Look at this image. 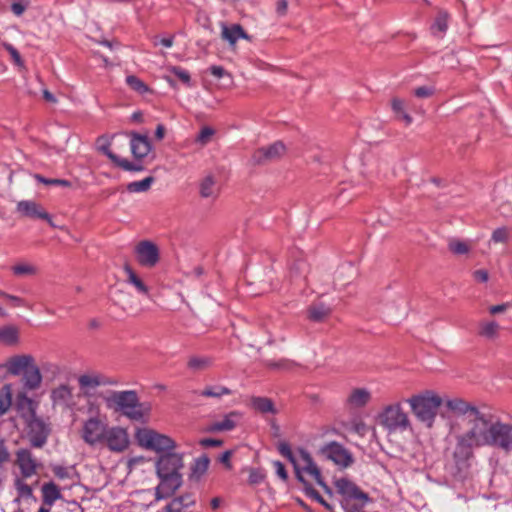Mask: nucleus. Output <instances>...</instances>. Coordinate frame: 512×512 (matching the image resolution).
<instances>
[{
	"label": "nucleus",
	"instance_id": "obj_36",
	"mask_svg": "<svg viewBox=\"0 0 512 512\" xmlns=\"http://www.w3.org/2000/svg\"><path fill=\"white\" fill-rule=\"evenodd\" d=\"M331 313V309L322 304L311 305L308 309V318L312 321L320 322L323 321Z\"/></svg>",
	"mask_w": 512,
	"mask_h": 512
},
{
	"label": "nucleus",
	"instance_id": "obj_27",
	"mask_svg": "<svg viewBox=\"0 0 512 512\" xmlns=\"http://www.w3.org/2000/svg\"><path fill=\"white\" fill-rule=\"evenodd\" d=\"M32 431L38 429V433L31 436L30 442L33 447L41 448L47 441L49 429L41 421H34L31 425Z\"/></svg>",
	"mask_w": 512,
	"mask_h": 512
},
{
	"label": "nucleus",
	"instance_id": "obj_3",
	"mask_svg": "<svg viewBox=\"0 0 512 512\" xmlns=\"http://www.w3.org/2000/svg\"><path fill=\"white\" fill-rule=\"evenodd\" d=\"M416 419L431 428L436 419L438 409L442 404V399L436 393L426 390L423 393L413 395L406 400Z\"/></svg>",
	"mask_w": 512,
	"mask_h": 512
},
{
	"label": "nucleus",
	"instance_id": "obj_28",
	"mask_svg": "<svg viewBox=\"0 0 512 512\" xmlns=\"http://www.w3.org/2000/svg\"><path fill=\"white\" fill-rule=\"evenodd\" d=\"M247 37V34L239 24H233L230 27H222V38L227 40L231 45H234L239 39H246Z\"/></svg>",
	"mask_w": 512,
	"mask_h": 512
},
{
	"label": "nucleus",
	"instance_id": "obj_56",
	"mask_svg": "<svg viewBox=\"0 0 512 512\" xmlns=\"http://www.w3.org/2000/svg\"><path fill=\"white\" fill-rule=\"evenodd\" d=\"M4 48L6 49V51L10 54L12 60L14 61L15 65L19 66V67H23L24 66V62L20 56V53L17 51L16 48H14L11 44L9 43H4Z\"/></svg>",
	"mask_w": 512,
	"mask_h": 512
},
{
	"label": "nucleus",
	"instance_id": "obj_62",
	"mask_svg": "<svg viewBox=\"0 0 512 512\" xmlns=\"http://www.w3.org/2000/svg\"><path fill=\"white\" fill-rule=\"evenodd\" d=\"M10 460V453L6 447L5 441L0 439V465Z\"/></svg>",
	"mask_w": 512,
	"mask_h": 512
},
{
	"label": "nucleus",
	"instance_id": "obj_22",
	"mask_svg": "<svg viewBox=\"0 0 512 512\" xmlns=\"http://www.w3.org/2000/svg\"><path fill=\"white\" fill-rule=\"evenodd\" d=\"M195 496L192 493H184L173 498L163 509V512H184L185 509L195 505Z\"/></svg>",
	"mask_w": 512,
	"mask_h": 512
},
{
	"label": "nucleus",
	"instance_id": "obj_43",
	"mask_svg": "<svg viewBox=\"0 0 512 512\" xmlns=\"http://www.w3.org/2000/svg\"><path fill=\"white\" fill-rule=\"evenodd\" d=\"M110 144V139L107 136H100L96 141L97 150L106 155L114 164H116L120 157L115 155L109 149Z\"/></svg>",
	"mask_w": 512,
	"mask_h": 512
},
{
	"label": "nucleus",
	"instance_id": "obj_21",
	"mask_svg": "<svg viewBox=\"0 0 512 512\" xmlns=\"http://www.w3.org/2000/svg\"><path fill=\"white\" fill-rule=\"evenodd\" d=\"M34 361L31 355H17L8 359L5 366L9 374L18 376L23 374Z\"/></svg>",
	"mask_w": 512,
	"mask_h": 512
},
{
	"label": "nucleus",
	"instance_id": "obj_49",
	"mask_svg": "<svg viewBox=\"0 0 512 512\" xmlns=\"http://www.w3.org/2000/svg\"><path fill=\"white\" fill-rule=\"evenodd\" d=\"M246 470L249 473V478H248L249 485H252V486L258 485V484L262 483L266 478V474L263 469L247 468Z\"/></svg>",
	"mask_w": 512,
	"mask_h": 512
},
{
	"label": "nucleus",
	"instance_id": "obj_46",
	"mask_svg": "<svg viewBox=\"0 0 512 512\" xmlns=\"http://www.w3.org/2000/svg\"><path fill=\"white\" fill-rule=\"evenodd\" d=\"M210 460L207 455L195 459L192 466V476L201 477L208 469Z\"/></svg>",
	"mask_w": 512,
	"mask_h": 512
},
{
	"label": "nucleus",
	"instance_id": "obj_17",
	"mask_svg": "<svg viewBox=\"0 0 512 512\" xmlns=\"http://www.w3.org/2000/svg\"><path fill=\"white\" fill-rule=\"evenodd\" d=\"M160 483L156 487V500L166 499L173 495L182 485V475L158 476Z\"/></svg>",
	"mask_w": 512,
	"mask_h": 512
},
{
	"label": "nucleus",
	"instance_id": "obj_48",
	"mask_svg": "<svg viewBox=\"0 0 512 512\" xmlns=\"http://www.w3.org/2000/svg\"><path fill=\"white\" fill-rule=\"evenodd\" d=\"M449 250L456 255L467 254L470 251V245L467 242L458 239H451L448 243Z\"/></svg>",
	"mask_w": 512,
	"mask_h": 512
},
{
	"label": "nucleus",
	"instance_id": "obj_24",
	"mask_svg": "<svg viewBox=\"0 0 512 512\" xmlns=\"http://www.w3.org/2000/svg\"><path fill=\"white\" fill-rule=\"evenodd\" d=\"M371 400V393L366 388H355L347 397L346 403L352 409L366 406Z\"/></svg>",
	"mask_w": 512,
	"mask_h": 512
},
{
	"label": "nucleus",
	"instance_id": "obj_5",
	"mask_svg": "<svg viewBox=\"0 0 512 512\" xmlns=\"http://www.w3.org/2000/svg\"><path fill=\"white\" fill-rule=\"evenodd\" d=\"M377 421L390 433L403 432L411 428V421L401 402L386 405L378 414Z\"/></svg>",
	"mask_w": 512,
	"mask_h": 512
},
{
	"label": "nucleus",
	"instance_id": "obj_51",
	"mask_svg": "<svg viewBox=\"0 0 512 512\" xmlns=\"http://www.w3.org/2000/svg\"><path fill=\"white\" fill-rule=\"evenodd\" d=\"M40 370L43 371L46 375H49L51 378H55L61 373L60 366L49 361L42 362Z\"/></svg>",
	"mask_w": 512,
	"mask_h": 512
},
{
	"label": "nucleus",
	"instance_id": "obj_35",
	"mask_svg": "<svg viewBox=\"0 0 512 512\" xmlns=\"http://www.w3.org/2000/svg\"><path fill=\"white\" fill-rule=\"evenodd\" d=\"M200 195L203 198L217 197V188L215 178L211 175L206 176L200 183Z\"/></svg>",
	"mask_w": 512,
	"mask_h": 512
},
{
	"label": "nucleus",
	"instance_id": "obj_39",
	"mask_svg": "<svg viewBox=\"0 0 512 512\" xmlns=\"http://www.w3.org/2000/svg\"><path fill=\"white\" fill-rule=\"evenodd\" d=\"M252 406L261 413H276L274 403L269 398L255 397L252 399Z\"/></svg>",
	"mask_w": 512,
	"mask_h": 512
},
{
	"label": "nucleus",
	"instance_id": "obj_19",
	"mask_svg": "<svg viewBox=\"0 0 512 512\" xmlns=\"http://www.w3.org/2000/svg\"><path fill=\"white\" fill-rule=\"evenodd\" d=\"M42 374L40 367L37 366L35 361L31 366L22 374L21 382L25 391H34L40 388L42 383Z\"/></svg>",
	"mask_w": 512,
	"mask_h": 512
},
{
	"label": "nucleus",
	"instance_id": "obj_26",
	"mask_svg": "<svg viewBox=\"0 0 512 512\" xmlns=\"http://www.w3.org/2000/svg\"><path fill=\"white\" fill-rule=\"evenodd\" d=\"M124 272L127 275V283L132 285L136 291L142 295L149 296L150 290L143 280L133 271L129 265L124 266Z\"/></svg>",
	"mask_w": 512,
	"mask_h": 512
},
{
	"label": "nucleus",
	"instance_id": "obj_12",
	"mask_svg": "<svg viewBox=\"0 0 512 512\" xmlns=\"http://www.w3.org/2000/svg\"><path fill=\"white\" fill-rule=\"evenodd\" d=\"M183 468L182 455L177 453H167L161 455L156 463L158 476L181 475L180 470Z\"/></svg>",
	"mask_w": 512,
	"mask_h": 512
},
{
	"label": "nucleus",
	"instance_id": "obj_7",
	"mask_svg": "<svg viewBox=\"0 0 512 512\" xmlns=\"http://www.w3.org/2000/svg\"><path fill=\"white\" fill-rule=\"evenodd\" d=\"M107 427L108 425L98 416L90 417L83 422L81 437L90 446L103 444Z\"/></svg>",
	"mask_w": 512,
	"mask_h": 512
},
{
	"label": "nucleus",
	"instance_id": "obj_13",
	"mask_svg": "<svg viewBox=\"0 0 512 512\" xmlns=\"http://www.w3.org/2000/svg\"><path fill=\"white\" fill-rule=\"evenodd\" d=\"M297 463L300 464V475L302 477H303L302 472H305V473L311 475L315 479L317 484L320 485L327 494L332 495V490L323 481L322 475H321V472H320L318 466L313 461L312 457L310 456V454L307 451H305L303 449H301L299 451V458L297 459Z\"/></svg>",
	"mask_w": 512,
	"mask_h": 512
},
{
	"label": "nucleus",
	"instance_id": "obj_58",
	"mask_svg": "<svg viewBox=\"0 0 512 512\" xmlns=\"http://www.w3.org/2000/svg\"><path fill=\"white\" fill-rule=\"evenodd\" d=\"M116 165L125 171H141L143 169V167L141 165L132 163V162L128 161L127 159H122V158H119Z\"/></svg>",
	"mask_w": 512,
	"mask_h": 512
},
{
	"label": "nucleus",
	"instance_id": "obj_42",
	"mask_svg": "<svg viewBox=\"0 0 512 512\" xmlns=\"http://www.w3.org/2000/svg\"><path fill=\"white\" fill-rule=\"evenodd\" d=\"M26 478L16 477L14 479V487L18 493V498L15 500L20 501V498H30L33 495V491L30 485L25 482Z\"/></svg>",
	"mask_w": 512,
	"mask_h": 512
},
{
	"label": "nucleus",
	"instance_id": "obj_63",
	"mask_svg": "<svg viewBox=\"0 0 512 512\" xmlns=\"http://www.w3.org/2000/svg\"><path fill=\"white\" fill-rule=\"evenodd\" d=\"M306 263L302 260L296 261L291 267V273L295 275L302 274L306 271Z\"/></svg>",
	"mask_w": 512,
	"mask_h": 512
},
{
	"label": "nucleus",
	"instance_id": "obj_29",
	"mask_svg": "<svg viewBox=\"0 0 512 512\" xmlns=\"http://www.w3.org/2000/svg\"><path fill=\"white\" fill-rule=\"evenodd\" d=\"M43 502L52 506L57 500L62 498L59 487L54 482H48L42 486Z\"/></svg>",
	"mask_w": 512,
	"mask_h": 512
},
{
	"label": "nucleus",
	"instance_id": "obj_40",
	"mask_svg": "<svg viewBox=\"0 0 512 512\" xmlns=\"http://www.w3.org/2000/svg\"><path fill=\"white\" fill-rule=\"evenodd\" d=\"M18 340V329L14 326H4L0 328V343L15 344Z\"/></svg>",
	"mask_w": 512,
	"mask_h": 512
},
{
	"label": "nucleus",
	"instance_id": "obj_20",
	"mask_svg": "<svg viewBox=\"0 0 512 512\" xmlns=\"http://www.w3.org/2000/svg\"><path fill=\"white\" fill-rule=\"evenodd\" d=\"M51 400L53 405L72 409L75 405L72 388L68 385H60L52 390Z\"/></svg>",
	"mask_w": 512,
	"mask_h": 512
},
{
	"label": "nucleus",
	"instance_id": "obj_1",
	"mask_svg": "<svg viewBox=\"0 0 512 512\" xmlns=\"http://www.w3.org/2000/svg\"><path fill=\"white\" fill-rule=\"evenodd\" d=\"M459 447L473 449L491 447L504 454L512 452V424L503 422L491 414L483 413L472 429H466L458 437Z\"/></svg>",
	"mask_w": 512,
	"mask_h": 512
},
{
	"label": "nucleus",
	"instance_id": "obj_59",
	"mask_svg": "<svg viewBox=\"0 0 512 512\" xmlns=\"http://www.w3.org/2000/svg\"><path fill=\"white\" fill-rule=\"evenodd\" d=\"M434 93V89L428 86H421L414 90V95L419 98H428L432 96Z\"/></svg>",
	"mask_w": 512,
	"mask_h": 512
},
{
	"label": "nucleus",
	"instance_id": "obj_31",
	"mask_svg": "<svg viewBox=\"0 0 512 512\" xmlns=\"http://www.w3.org/2000/svg\"><path fill=\"white\" fill-rule=\"evenodd\" d=\"M213 364V359L207 356H191L188 359L187 367L193 372H201L209 369Z\"/></svg>",
	"mask_w": 512,
	"mask_h": 512
},
{
	"label": "nucleus",
	"instance_id": "obj_6",
	"mask_svg": "<svg viewBox=\"0 0 512 512\" xmlns=\"http://www.w3.org/2000/svg\"><path fill=\"white\" fill-rule=\"evenodd\" d=\"M138 444L148 450L162 453L173 450L176 444L173 439L150 428H139L135 433Z\"/></svg>",
	"mask_w": 512,
	"mask_h": 512
},
{
	"label": "nucleus",
	"instance_id": "obj_55",
	"mask_svg": "<svg viewBox=\"0 0 512 512\" xmlns=\"http://www.w3.org/2000/svg\"><path fill=\"white\" fill-rule=\"evenodd\" d=\"M171 74H173L175 77L179 79L183 84H186L187 86H190V74L185 69L179 67V66H173L170 69Z\"/></svg>",
	"mask_w": 512,
	"mask_h": 512
},
{
	"label": "nucleus",
	"instance_id": "obj_61",
	"mask_svg": "<svg viewBox=\"0 0 512 512\" xmlns=\"http://www.w3.org/2000/svg\"><path fill=\"white\" fill-rule=\"evenodd\" d=\"M273 466L275 467L277 476L283 481H286L288 479V474L283 463L280 461H274Z\"/></svg>",
	"mask_w": 512,
	"mask_h": 512
},
{
	"label": "nucleus",
	"instance_id": "obj_14",
	"mask_svg": "<svg viewBox=\"0 0 512 512\" xmlns=\"http://www.w3.org/2000/svg\"><path fill=\"white\" fill-rule=\"evenodd\" d=\"M286 152V147L281 141L269 146L257 149L252 155L255 164L263 165L280 159Z\"/></svg>",
	"mask_w": 512,
	"mask_h": 512
},
{
	"label": "nucleus",
	"instance_id": "obj_30",
	"mask_svg": "<svg viewBox=\"0 0 512 512\" xmlns=\"http://www.w3.org/2000/svg\"><path fill=\"white\" fill-rule=\"evenodd\" d=\"M500 326L495 321H481L479 323L478 335L487 340H495L498 337Z\"/></svg>",
	"mask_w": 512,
	"mask_h": 512
},
{
	"label": "nucleus",
	"instance_id": "obj_60",
	"mask_svg": "<svg viewBox=\"0 0 512 512\" xmlns=\"http://www.w3.org/2000/svg\"><path fill=\"white\" fill-rule=\"evenodd\" d=\"M508 237V232L505 228H498L492 234V240L496 243L505 242Z\"/></svg>",
	"mask_w": 512,
	"mask_h": 512
},
{
	"label": "nucleus",
	"instance_id": "obj_53",
	"mask_svg": "<svg viewBox=\"0 0 512 512\" xmlns=\"http://www.w3.org/2000/svg\"><path fill=\"white\" fill-rule=\"evenodd\" d=\"M266 366L271 369L288 371V370H291L295 366V363L290 360H287V359H281L278 362L267 361Z\"/></svg>",
	"mask_w": 512,
	"mask_h": 512
},
{
	"label": "nucleus",
	"instance_id": "obj_41",
	"mask_svg": "<svg viewBox=\"0 0 512 512\" xmlns=\"http://www.w3.org/2000/svg\"><path fill=\"white\" fill-rule=\"evenodd\" d=\"M12 272L16 276H34L38 273V268L30 263L20 262L12 266Z\"/></svg>",
	"mask_w": 512,
	"mask_h": 512
},
{
	"label": "nucleus",
	"instance_id": "obj_18",
	"mask_svg": "<svg viewBox=\"0 0 512 512\" xmlns=\"http://www.w3.org/2000/svg\"><path fill=\"white\" fill-rule=\"evenodd\" d=\"M17 212L23 217H29L34 219H42L48 221L52 225L50 215L44 210V208L31 200H23L17 203Z\"/></svg>",
	"mask_w": 512,
	"mask_h": 512
},
{
	"label": "nucleus",
	"instance_id": "obj_37",
	"mask_svg": "<svg viewBox=\"0 0 512 512\" xmlns=\"http://www.w3.org/2000/svg\"><path fill=\"white\" fill-rule=\"evenodd\" d=\"M278 451L283 457L287 458L294 465L297 479L300 482H304V477L300 475V464L297 463V459L294 457L290 445L287 442H280L278 444Z\"/></svg>",
	"mask_w": 512,
	"mask_h": 512
},
{
	"label": "nucleus",
	"instance_id": "obj_15",
	"mask_svg": "<svg viewBox=\"0 0 512 512\" xmlns=\"http://www.w3.org/2000/svg\"><path fill=\"white\" fill-rule=\"evenodd\" d=\"M139 264L145 267H154L159 261L158 247L151 241L139 242L135 247Z\"/></svg>",
	"mask_w": 512,
	"mask_h": 512
},
{
	"label": "nucleus",
	"instance_id": "obj_23",
	"mask_svg": "<svg viewBox=\"0 0 512 512\" xmlns=\"http://www.w3.org/2000/svg\"><path fill=\"white\" fill-rule=\"evenodd\" d=\"M130 147L133 156L137 159L146 157L151 150V145L147 136L139 135L136 133L132 134Z\"/></svg>",
	"mask_w": 512,
	"mask_h": 512
},
{
	"label": "nucleus",
	"instance_id": "obj_45",
	"mask_svg": "<svg viewBox=\"0 0 512 512\" xmlns=\"http://www.w3.org/2000/svg\"><path fill=\"white\" fill-rule=\"evenodd\" d=\"M302 483L304 484V491L308 497L324 506L327 510L333 512V507L319 494L317 490H315L305 479Z\"/></svg>",
	"mask_w": 512,
	"mask_h": 512
},
{
	"label": "nucleus",
	"instance_id": "obj_9",
	"mask_svg": "<svg viewBox=\"0 0 512 512\" xmlns=\"http://www.w3.org/2000/svg\"><path fill=\"white\" fill-rule=\"evenodd\" d=\"M103 444H105L112 452L120 453L125 451L130 444L127 430L120 426H108L103 439Z\"/></svg>",
	"mask_w": 512,
	"mask_h": 512
},
{
	"label": "nucleus",
	"instance_id": "obj_10",
	"mask_svg": "<svg viewBox=\"0 0 512 512\" xmlns=\"http://www.w3.org/2000/svg\"><path fill=\"white\" fill-rule=\"evenodd\" d=\"M320 451L324 457L343 468H347L353 463L352 454L343 445L335 441L327 443Z\"/></svg>",
	"mask_w": 512,
	"mask_h": 512
},
{
	"label": "nucleus",
	"instance_id": "obj_44",
	"mask_svg": "<svg viewBox=\"0 0 512 512\" xmlns=\"http://www.w3.org/2000/svg\"><path fill=\"white\" fill-rule=\"evenodd\" d=\"M154 180L155 179L152 176H148L140 181L130 182L127 185V190L131 193L146 192L150 189Z\"/></svg>",
	"mask_w": 512,
	"mask_h": 512
},
{
	"label": "nucleus",
	"instance_id": "obj_11",
	"mask_svg": "<svg viewBox=\"0 0 512 512\" xmlns=\"http://www.w3.org/2000/svg\"><path fill=\"white\" fill-rule=\"evenodd\" d=\"M117 382L100 373H87L78 377V385L84 396L90 397L100 386H111Z\"/></svg>",
	"mask_w": 512,
	"mask_h": 512
},
{
	"label": "nucleus",
	"instance_id": "obj_52",
	"mask_svg": "<svg viewBox=\"0 0 512 512\" xmlns=\"http://www.w3.org/2000/svg\"><path fill=\"white\" fill-rule=\"evenodd\" d=\"M34 178L45 185H57L62 187H71V182L65 179H52V178H45L40 174H36Z\"/></svg>",
	"mask_w": 512,
	"mask_h": 512
},
{
	"label": "nucleus",
	"instance_id": "obj_25",
	"mask_svg": "<svg viewBox=\"0 0 512 512\" xmlns=\"http://www.w3.org/2000/svg\"><path fill=\"white\" fill-rule=\"evenodd\" d=\"M240 419L238 412H231L226 415L222 420L216 421L211 424L209 430L212 432L230 431L235 428L237 421Z\"/></svg>",
	"mask_w": 512,
	"mask_h": 512
},
{
	"label": "nucleus",
	"instance_id": "obj_50",
	"mask_svg": "<svg viewBox=\"0 0 512 512\" xmlns=\"http://www.w3.org/2000/svg\"><path fill=\"white\" fill-rule=\"evenodd\" d=\"M126 83L131 89L138 92L139 94H144L148 91L147 85L134 75L127 76Z\"/></svg>",
	"mask_w": 512,
	"mask_h": 512
},
{
	"label": "nucleus",
	"instance_id": "obj_57",
	"mask_svg": "<svg viewBox=\"0 0 512 512\" xmlns=\"http://www.w3.org/2000/svg\"><path fill=\"white\" fill-rule=\"evenodd\" d=\"M51 469L54 475L61 480L69 479L71 477V470L67 467L61 465H52Z\"/></svg>",
	"mask_w": 512,
	"mask_h": 512
},
{
	"label": "nucleus",
	"instance_id": "obj_2",
	"mask_svg": "<svg viewBox=\"0 0 512 512\" xmlns=\"http://www.w3.org/2000/svg\"><path fill=\"white\" fill-rule=\"evenodd\" d=\"M106 407L132 421L141 422L149 413V407L139 401L134 390L111 391L104 397Z\"/></svg>",
	"mask_w": 512,
	"mask_h": 512
},
{
	"label": "nucleus",
	"instance_id": "obj_32",
	"mask_svg": "<svg viewBox=\"0 0 512 512\" xmlns=\"http://www.w3.org/2000/svg\"><path fill=\"white\" fill-rule=\"evenodd\" d=\"M391 108L397 120L403 121L406 126H409L413 118L406 112L404 101L399 98L391 100Z\"/></svg>",
	"mask_w": 512,
	"mask_h": 512
},
{
	"label": "nucleus",
	"instance_id": "obj_47",
	"mask_svg": "<svg viewBox=\"0 0 512 512\" xmlns=\"http://www.w3.org/2000/svg\"><path fill=\"white\" fill-rule=\"evenodd\" d=\"M0 297L4 298L8 302H10L11 306L14 308L25 307V308L32 310V305L29 304L25 299H23L19 296L8 294V293L0 290Z\"/></svg>",
	"mask_w": 512,
	"mask_h": 512
},
{
	"label": "nucleus",
	"instance_id": "obj_4",
	"mask_svg": "<svg viewBox=\"0 0 512 512\" xmlns=\"http://www.w3.org/2000/svg\"><path fill=\"white\" fill-rule=\"evenodd\" d=\"M335 486L342 496L340 504L345 512H364V507L369 501L366 493L345 478L336 480Z\"/></svg>",
	"mask_w": 512,
	"mask_h": 512
},
{
	"label": "nucleus",
	"instance_id": "obj_33",
	"mask_svg": "<svg viewBox=\"0 0 512 512\" xmlns=\"http://www.w3.org/2000/svg\"><path fill=\"white\" fill-rule=\"evenodd\" d=\"M231 393L232 391L229 388L223 385L215 384L207 385L203 390L199 392V396L220 399L221 397L230 395Z\"/></svg>",
	"mask_w": 512,
	"mask_h": 512
},
{
	"label": "nucleus",
	"instance_id": "obj_64",
	"mask_svg": "<svg viewBox=\"0 0 512 512\" xmlns=\"http://www.w3.org/2000/svg\"><path fill=\"white\" fill-rule=\"evenodd\" d=\"M288 10V2L286 0H278L276 2V13L278 16L283 17L286 15Z\"/></svg>",
	"mask_w": 512,
	"mask_h": 512
},
{
	"label": "nucleus",
	"instance_id": "obj_16",
	"mask_svg": "<svg viewBox=\"0 0 512 512\" xmlns=\"http://www.w3.org/2000/svg\"><path fill=\"white\" fill-rule=\"evenodd\" d=\"M16 465L19 467L23 478H30L34 476L40 466L36 458L28 449H20L17 451Z\"/></svg>",
	"mask_w": 512,
	"mask_h": 512
},
{
	"label": "nucleus",
	"instance_id": "obj_8",
	"mask_svg": "<svg viewBox=\"0 0 512 512\" xmlns=\"http://www.w3.org/2000/svg\"><path fill=\"white\" fill-rule=\"evenodd\" d=\"M446 407L457 415H463L466 417L467 429H472L473 424L483 414L482 411L475 405L465 401L462 398H453L446 401Z\"/></svg>",
	"mask_w": 512,
	"mask_h": 512
},
{
	"label": "nucleus",
	"instance_id": "obj_34",
	"mask_svg": "<svg viewBox=\"0 0 512 512\" xmlns=\"http://www.w3.org/2000/svg\"><path fill=\"white\" fill-rule=\"evenodd\" d=\"M13 387L7 383L0 389V416L6 414L12 405Z\"/></svg>",
	"mask_w": 512,
	"mask_h": 512
},
{
	"label": "nucleus",
	"instance_id": "obj_38",
	"mask_svg": "<svg viewBox=\"0 0 512 512\" xmlns=\"http://www.w3.org/2000/svg\"><path fill=\"white\" fill-rule=\"evenodd\" d=\"M447 28L448 14L444 11H440L431 26V32L434 36L442 37V35L447 31Z\"/></svg>",
	"mask_w": 512,
	"mask_h": 512
},
{
	"label": "nucleus",
	"instance_id": "obj_54",
	"mask_svg": "<svg viewBox=\"0 0 512 512\" xmlns=\"http://www.w3.org/2000/svg\"><path fill=\"white\" fill-rule=\"evenodd\" d=\"M214 135V130L210 127H203L196 137V142L200 145H207Z\"/></svg>",
	"mask_w": 512,
	"mask_h": 512
}]
</instances>
